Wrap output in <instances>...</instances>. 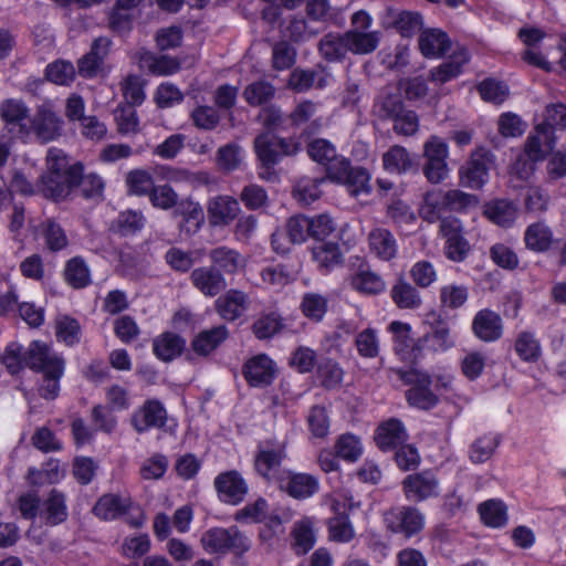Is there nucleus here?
Masks as SVG:
<instances>
[{
  "label": "nucleus",
  "mask_w": 566,
  "mask_h": 566,
  "mask_svg": "<svg viewBox=\"0 0 566 566\" xmlns=\"http://www.w3.org/2000/svg\"><path fill=\"white\" fill-rule=\"evenodd\" d=\"M214 488L220 500L232 505L242 502L248 493V484L234 470L220 473L214 479Z\"/></svg>",
  "instance_id": "14"
},
{
  "label": "nucleus",
  "mask_w": 566,
  "mask_h": 566,
  "mask_svg": "<svg viewBox=\"0 0 566 566\" xmlns=\"http://www.w3.org/2000/svg\"><path fill=\"white\" fill-rule=\"evenodd\" d=\"M370 251L379 259L389 261L397 253V243L394 235L384 228H376L368 234Z\"/></svg>",
  "instance_id": "29"
},
{
  "label": "nucleus",
  "mask_w": 566,
  "mask_h": 566,
  "mask_svg": "<svg viewBox=\"0 0 566 566\" xmlns=\"http://www.w3.org/2000/svg\"><path fill=\"white\" fill-rule=\"evenodd\" d=\"M358 354L364 358H375L379 355L380 345L377 332L373 328L361 331L355 339Z\"/></svg>",
  "instance_id": "57"
},
{
  "label": "nucleus",
  "mask_w": 566,
  "mask_h": 566,
  "mask_svg": "<svg viewBox=\"0 0 566 566\" xmlns=\"http://www.w3.org/2000/svg\"><path fill=\"white\" fill-rule=\"evenodd\" d=\"M318 51L322 56L329 62L339 61L344 59L349 52L348 41L346 39V32L339 33H327L318 43Z\"/></svg>",
  "instance_id": "32"
},
{
  "label": "nucleus",
  "mask_w": 566,
  "mask_h": 566,
  "mask_svg": "<svg viewBox=\"0 0 566 566\" xmlns=\"http://www.w3.org/2000/svg\"><path fill=\"white\" fill-rule=\"evenodd\" d=\"M301 310L311 321L321 322L327 312V298L317 293H306L302 298Z\"/></svg>",
  "instance_id": "55"
},
{
  "label": "nucleus",
  "mask_w": 566,
  "mask_h": 566,
  "mask_svg": "<svg viewBox=\"0 0 566 566\" xmlns=\"http://www.w3.org/2000/svg\"><path fill=\"white\" fill-rule=\"evenodd\" d=\"M275 87L268 81H255L245 86L242 96L250 106H261L271 102L275 96Z\"/></svg>",
  "instance_id": "37"
},
{
  "label": "nucleus",
  "mask_w": 566,
  "mask_h": 566,
  "mask_svg": "<svg viewBox=\"0 0 566 566\" xmlns=\"http://www.w3.org/2000/svg\"><path fill=\"white\" fill-rule=\"evenodd\" d=\"M227 337L228 331L223 325L202 331L192 340V348L197 354L206 356L214 350Z\"/></svg>",
  "instance_id": "35"
},
{
  "label": "nucleus",
  "mask_w": 566,
  "mask_h": 566,
  "mask_svg": "<svg viewBox=\"0 0 566 566\" xmlns=\"http://www.w3.org/2000/svg\"><path fill=\"white\" fill-rule=\"evenodd\" d=\"M25 367L36 373H56L64 369V360L41 340H33L24 350Z\"/></svg>",
  "instance_id": "9"
},
{
  "label": "nucleus",
  "mask_w": 566,
  "mask_h": 566,
  "mask_svg": "<svg viewBox=\"0 0 566 566\" xmlns=\"http://www.w3.org/2000/svg\"><path fill=\"white\" fill-rule=\"evenodd\" d=\"M524 240L528 249L542 252L547 250L552 243V231L542 222L533 223L527 227Z\"/></svg>",
  "instance_id": "45"
},
{
  "label": "nucleus",
  "mask_w": 566,
  "mask_h": 566,
  "mask_svg": "<svg viewBox=\"0 0 566 566\" xmlns=\"http://www.w3.org/2000/svg\"><path fill=\"white\" fill-rule=\"evenodd\" d=\"M331 509L335 515L328 521L329 537L340 543L349 542L355 533L348 518V505L346 501L333 499Z\"/></svg>",
  "instance_id": "17"
},
{
  "label": "nucleus",
  "mask_w": 566,
  "mask_h": 566,
  "mask_svg": "<svg viewBox=\"0 0 566 566\" xmlns=\"http://www.w3.org/2000/svg\"><path fill=\"white\" fill-rule=\"evenodd\" d=\"M55 335L59 342L73 346L80 342L81 326L75 318L59 315L55 319Z\"/></svg>",
  "instance_id": "47"
},
{
  "label": "nucleus",
  "mask_w": 566,
  "mask_h": 566,
  "mask_svg": "<svg viewBox=\"0 0 566 566\" xmlns=\"http://www.w3.org/2000/svg\"><path fill=\"white\" fill-rule=\"evenodd\" d=\"M166 421V408L157 399L146 400L130 418V424L138 433H144L151 428H163Z\"/></svg>",
  "instance_id": "11"
},
{
  "label": "nucleus",
  "mask_w": 566,
  "mask_h": 566,
  "mask_svg": "<svg viewBox=\"0 0 566 566\" xmlns=\"http://www.w3.org/2000/svg\"><path fill=\"white\" fill-rule=\"evenodd\" d=\"M469 61V53L465 49L453 53L450 60L430 71V80L437 83H446L457 77L462 66Z\"/></svg>",
  "instance_id": "31"
},
{
  "label": "nucleus",
  "mask_w": 566,
  "mask_h": 566,
  "mask_svg": "<svg viewBox=\"0 0 566 566\" xmlns=\"http://www.w3.org/2000/svg\"><path fill=\"white\" fill-rule=\"evenodd\" d=\"M448 145L440 137L431 136L424 143L423 156L426 161L422 171L429 182L440 184L448 177Z\"/></svg>",
  "instance_id": "6"
},
{
  "label": "nucleus",
  "mask_w": 566,
  "mask_h": 566,
  "mask_svg": "<svg viewBox=\"0 0 566 566\" xmlns=\"http://www.w3.org/2000/svg\"><path fill=\"white\" fill-rule=\"evenodd\" d=\"M346 39L348 41L349 52L354 54H369L374 52L380 42L379 31H347Z\"/></svg>",
  "instance_id": "33"
},
{
  "label": "nucleus",
  "mask_w": 566,
  "mask_h": 566,
  "mask_svg": "<svg viewBox=\"0 0 566 566\" xmlns=\"http://www.w3.org/2000/svg\"><path fill=\"white\" fill-rule=\"evenodd\" d=\"M308 430L312 438L325 439L329 433L331 420L323 406H313L307 416Z\"/></svg>",
  "instance_id": "51"
},
{
  "label": "nucleus",
  "mask_w": 566,
  "mask_h": 566,
  "mask_svg": "<svg viewBox=\"0 0 566 566\" xmlns=\"http://www.w3.org/2000/svg\"><path fill=\"white\" fill-rule=\"evenodd\" d=\"M402 490L407 500L421 502L438 495L439 481L430 471L409 474L402 481Z\"/></svg>",
  "instance_id": "12"
},
{
  "label": "nucleus",
  "mask_w": 566,
  "mask_h": 566,
  "mask_svg": "<svg viewBox=\"0 0 566 566\" xmlns=\"http://www.w3.org/2000/svg\"><path fill=\"white\" fill-rule=\"evenodd\" d=\"M248 295L239 290H229L216 301V308L220 316L227 321L239 318L247 311Z\"/></svg>",
  "instance_id": "23"
},
{
  "label": "nucleus",
  "mask_w": 566,
  "mask_h": 566,
  "mask_svg": "<svg viewBox=\"0 0 566 566\" xmlns=\"http://www.w3.org/2000/svg\"><path fill=\"white\" fill-rule=\"evenodd\" d=\"M283 328V318L277 313L263 314L252 325V331L259 339L270 338Z\"/></svg>",
  "instance_id": "49"
},
{
  "label": "nucleus",
  "mask_w": 566,
  "mask_h": 566,
  "mask_svg": "<svg viewBox=\"0 0 566 566\" xmlns=\"http://www.w3.org/2000/svg\"><path fill=\"white\" fill-rule=\"evenodd\" d=\"M318 73L314 70L294 69L290 74L287 87L296 93H304L311 90L315 83L317 87H324L326 81L324 77H317Z\"/></svg>",
  "instance_id": "40"
},
{
  "label": "nucleus",
  "mask_w": 566,
  "mask_h": 566,
  "mask_svg": "<svg viewBox=\"0 0 566 566\" xmlns=\"http://www.w3.org/2000/svg\"><path fill=\"white\" fill-rule=\"evenodd\" d=\"M190 279L193 286L206 296H216L227 287L224 276L213 266L195 269Z\"/></svg>",
  "instance_id": "19"
},
{
  "label": "nucleus",
  "mask_w": 566,
  "mask_h": 566,
  "mask_svg": "<svg viewBox=\"0 0 566 566\" xmlns=\"http://www.w3.org/2000/svg\"><path fill=\"white\" fill-rule=\"evenodd\" d=\"M207 211L211 226L224 227L238 217L241 208L237 199L230 196H218L209 200Z\"/></svg>",
  "instance_id": "16"
},
{
  "label": "nucleus",
  "mask_w": 566,
  "mask_h": 566,
  "mask_svg": "<svg viewBox=\"0 0 566 566\" xmlns=\"http://www.w3.org/2000/svg\"><path fill=\"white\" fill-rule=\"evenodd\" d=\"M555 137L547 126H536L535 133L527 137L525 156L531 161L543 160L554 149Z\"/></svg>",
  "instance_id": "21"
},
{
  "label": "nucleus",
  "mask_w": 566,
  "mask_h": 566,
  "mask_svg": "<svg viewBox=\"0 0 566 566\" xmlns=\"http://www.w3.org/2000/svg\"><path fill=\"white\" fill-rule=\"evenodd\" d=\"M493 157V154L483 147L473 151L470 159L459 170L461 185L470 189L482 188L489 179Z\"/></svg>",
  "instance_id": "7"
},
{
  "label": "nucleus",
  "mask_w": 566,
  "mask_h": 566,
  "mask_svg": "<svg viewBox=\"0 0 566 566\" xmlns=\"http://www.w3.org/2000/svg\"><path fill=\"white\" fill-rule=\"evenodd\" d=\"M284 458V442L274 443L272 441H265L259 446V450L254 460L255 470L264 479L270 480L280 468Z\"/></svg>",
  "instance_id": "13"
},
{
  "label": "nucleus",
  "mask_w": 566,
  "mask_h": 566,
  "mask_svg": "<svg viewBox=\"0 0 566 566\" xmlns=\"http://www.w3.org/2000/svg\"><path fill=\"white\" fill-rule=\"evenodd\" d=\"M403 103L399 92L385 87L373 106V113L380 119H394L402 113Z\"/></svg>",
  "instance_id": "25"
},
{
  "label": "nucleus",
  "mask_w": 566,
  "mask_h": 566,
  "mask_svg": "<svg viewBox=\"0 0 566 566\" xmlns=\"http://www.w3.org/2000/svg\"><path fill=\"white\" fill-rule=\"evenodd\" d=\"M419 48L426 57H439L450 49V39L439 29H427L419 36Z\"/></svg>",
  "instance_id": "27"
},
{
  "label": "nucleus",
  "mask_w": 566,
  "mask_h": 566,
  "mask_svg": "<svg viewBox=\"0 0 566 566\" xmlns=\"http://www.w3.org/2000/svg\"><path fill=\"white\" fill-rule=\"evenodd\" d=\"M499 442V439L491 434L478 438L471 446V461L474 463L488 461L493 455Z\"/></svg>",
  "instance_id": "58"
},
{
  "label": "nucleus",
  "mask_w": 566,
  "mask_h": 566,
  "mask_svg": "<svg viewBox=\"0 0 566 566\" xmlns=\"http://www.w3.org/2000/svg\"><path fill=\"white\" fill-rule=\"evenodd\" d=\"M140 62L149 72L157 75H170L180 69L178 60L167 55L156 56L150 52H144Z\"/></svg>",
  "instance_id": "44"
},
{
  "label": "nucleus",
  "mask_w": 566,
  "mask_h": 566,
  "mask_svg": "<svg viewBox=\"0 0 566 566\" xmlns=\"http://www.w3.org/2000/svg\"><path fill=\"white\" fill-rule=\"evenodd\" d=\"M82 164L70 165L63 150L51 148L46 155V172L41 177L39 189L53 200L66 198L81 177Z\"/></svg>",
  "instance_id": "1"
},
{
  "label": "nucleus",
  "mask_w": 566,
  "mask_h": 566,
  "mask_svg": "<svg viewBox=\"0 0 566 566\" xmlns=\"http://www.w3.org/2000/svg\"><path fill=\"white\" fill-rule=\"evenodd\" d=\"M30 127L41 143H49L62 135L63 119L52 104L43 103L36 108Z\"/></svg>",
  "instance_id": "10"
},
{
  "label": "nucleus",
  "mask_w": 566,
  "mask_h": 566,
  "mask_svg": "<svg viewBox=\"0 0 566 566\" xmlns=\"http://www.w3.org/2000/svg\"><path fill=\"white\" fill-rule=\"evenodd\" d=\"M384 523L390 532L411 537L423 528L424 518L415 507L398 506L384 513Z\"/></svg>",
  "instance_id": "8"
},
{
  "label": "nucleus",
  "mask_w": 566,
  "mask_h": 566,
  "mask_svg": "<svg viewBox=\"0 0 566 566\" xmlns=\"http://www.w3.org/2000/svg\"><path fill=\"white\" fill-rule=\"evenodd\" d=\"M292 548L296 555H305L310 552L316 542L314 531V520L308 516H304L296 521L291 531Z\"/></svg>",
  "instance_id": "24"
},
{
  "label": "nucleus",
  "mask_w": 566,
  "mask_h": 566,
  "mask_svg": "<svg viewBox=\"0 0 566 566\" xmlns=\"http://www.w3.org/2000/svg\"><path fill=\"white\" fill-rule=\"evenodd\" d=\"M482 521L493 527H500L506 522L505 506L500 501H486L479 506Z\"/></svg>",
  "instance_id": "59"
},
{
  "label": "nucleus",
  "mask_w": 566,
  "mask_h": 566,
  "mask_svg": "<svg viewBox=\"0 0 566 566\" xmlns=\"http://www.w3.org/2000/svg\"><path fill=\"white\" fill-rule=\"evenodd\" d=\"M254 151L265 172H260L262 179H271L270 171L282 157L298 153L300 144L292 138H282L269 132L259 134L254 139Z\"/></svg>",
  "instance_id": "2"
},
{
  "label": "nucleus",
  "mask_w": 566,
  "mask_h": 566,
  "mask_svg": "<svg viewBox=\"0 0 566 566\" xmlns=\"http://www.w3.org/2000/svg\"><path fill=\"white\" fill-rule=\"evenodd\" d=\"M42 234L46 248L52 252L61 251L69 244L64 229L52 219L42 223Z\"/></svg>",
  "instance_id": "50"
},
{
  "label": "nucleus",
  "mask_w": 566,
  "mask_h": 566,
  "mask_svg": "<svg viewBox=\"0 0 566 566\" xmlns=\"http://www.w3.org/2000/svg\"><path fill=\"white\" fill-rule=\"evenodd\" d=\"M203 549L209 554L242 555L251 547L250 538L237 526L212 527L207 530L200 539Z\"/></svg>",
  "instance_id": "3"
},
{
  "label": "nucleus",
  "mask_w": 566,
  "mask_h": 566,
  "mask_svg": "<svg viewBox=\"0 0 566 566\" xmlns=\"http://www.w3.org/2000/svg\"><path fill=\"white\" fill-rule=\"evenodd\" d=\"M350 286L365 295H377L386 290L384 279L368 265H360L349 279Z\"/></svg>",
  "instance_id": "22"
},
{
  "label": "nucleus",
  "mask_w": 566,
  "mask_h": 566,
  "mask_svg": "<svg viewBox=\"0 0 566 566\" xmlns=\"http://www.w3.org/2000/svg\"><path fill=\"white\" fill-rule=\"evenodd\" d=\"M517 355L525 361H535L541 355V346L533 334L528 332L521 333L515 342Z\"/></svg>",
  "instance_id": "62"
},
{
  "label": "nucleus",
  "mask_w": 566,
  "mask_h": 566,
  "mask_svg": "<svg viewBox=\"0 0 566 566\" xmlns=\"http://www.w3.org/2000/svg\"><path fill=\"white\" fill-rule=\"evenodd\" d=\"M369 180L370 176L367 169L363 167H352L348 179H345L342 184L347 187L352 196L357 197L360 193H369Z\"/></svg>",
  "instance_id": "61"
},
{
  "label": "nucleus",
  "mask_w": 566,
  "mask_h": 566,
  "mask_svg": "<svg viewBox=\"0 0 566 566\" xmlns=\"http://www.w3.org/2000/svg\"><path fill=\"white\" fill-rule=\"evenodd\" d=\"M185 346V340L171 333H166L154 340V353L163 360H171L178 356Z\"/></svg>",
  "instance_id": "42"
},
{
  "label": "nucleus",
  "mask_w": 566,
  "mask_h": 566,
  "mask_svg": "<svg viewBox=\"0 0 566 566\" xmlns=\"http://www.w3.org/2000/svg\"><path fill=\"white\" fill-rule=\"evenodd\" d=\"M211 262L226 273H234L241 264L238 251L228 247H218L209 252Z\"/></svg>",
  "instance_id": "48"
},
{
  "label": "nucleus",
  "mask_w": 566,
  "mask_h": 566,
  "mask_svg": "<svg viewBox=\"0 0 566 566\" xmlns=\"http://www.w3.org/2000/svg\"><path fill=\"white\" fill-rule=\"evenodd\" d=\"M447 211H449V209L446 191L432 190L424 195L423 205L420 209V216L423 220L436 222L442 219V213Z\"/></svg>",
  "instance_id": "34"
},
{
  "label": "nucleus",
  "mask_w": 566,
  "mask_h": 566,
  "mask_svg": "<svg viewBox=\"0 0 566 566\" xmlns=\"http://www.w3.org/2000/svg\"><path fill=\"white\" fill-rule=\"evenodd\" d=\"M391 298L399 308L413 310L421 305L417 289L405 280H399L391 289Z\"/></svg>",
  "instance_id": "38"
},
{
  "label": "nucleus",
  "mask_w": 566,
  "mask_h": 566,
  "mask_svg": "<svg viewBox=\"0 0 566 566\" xmlns=\"http://www.w3.org/2000/svg\"><path fill=\"white\" fill-rule=\"evenodd\" d=\"M405 385L410 386L406 391L407 401L420 409H431L438 402V397L431 390L432 378L429 374L417 368L400 369L390 368Z\"/></svg>",
  "instance_id": "4"
},
{
  "label": "nucleus",
  "mask_w": 566,
  "mask_h": 566,
  "mask_svg": "<svg viewBox=\"0 0 566 566\" xmlns=\"http://www.w3.org/2000/svg\"><path fill=\"white\" fill-rule=\"evenodd\" d=\"M45 75L54 84L69 85L75 77V70L72 63L57 61L46 66Z\"/></svg>",
  "instance_id": "63"
},
{
  "label": "nucleus",
  "mask_w": 566,
  "mask_h": 566,
  "mask_svg": "<svg viewBox=\"0 0 566 566\" xmlns=\"http://www.w3.org/2000/svg\"><path fill=\"white\" fill-rule=\"evenodd\" d=\"M126 185L130 193L136 196L149 195L154 187L151 175L144 169H135L127 174Z\"/></svg>",
  "instance_id": "60"
},
{
  "label": "nucleus",
  "mask_w": 566,
  "mask_h": 566,
  "mask_svg": "<svg viewBox=\"0 0 566 566\" xmlns=\"http://www.w3.org/2000/svg\"><path fill=\"white\" fill-rule=\"evenodd\" d=\"M145 218L140 212L127 210L120 212L112 223V229L120 235H129L144 227Z\"/></svg>",
  "instance_id": "53"
},
{
  "label": "nucleus",
  "mask_w": 566,
  "mask_h": 566,
  "mask_svg": "<svg viewBox=\"0 0 566 566\" xmlns=\"http://www.w3.org/2000/svg\"><path fill=\"white\" fill-rule=\"evenodd\" d=\"M0 115L7 125L11 127H19L21 136L28 133L27 119L29 117V108L22 101L7 99L0 106Z\"/></svg>",
  "instance_id": "30"
},
{
  "label": "nucleus",
  "mask_w": 566,
  "mask_h": 566,
  "mask_svg": "<svg viewBox=\"0 0 566 566\" xmlns=\"http://www.w3.org/2000/svg\"><path fill=\"white\" fill-rule=\"evenodd\" d=\"M472 332L482 342H495L503 334V321L496 312L481 310L473 317Z\"/></svg>",
  "instance_id": "15"
},
{
  "label": "nucleus",
  "mask_w": 566,
  "mask_h": 566,
  "mask_svg": "<svg viewBox=\"0 0 566 566\" xmlns=\"http://www.w3.org/2000/svg\"><path fill=\"white\" fill-rule=\"evenodd\" d=\"M312 254L319 269L324 271H329L342 262V252L337 243H319L313 248Z\"/></svg>",
  "instance_id": "43"
},
{
  "label": "nucleus",
  "mask_w": 566,
  "mask_h": 566,
  "mask_svg": "<svg viewBox=\"0 0 566 566\" xmlns=\"http://www.w3.org/2000/svg\"><path fill=\"white\" fill-rule=\"evenodd\" d=\"M1 363L11 375L20 373L25 367L22 346L17 342L8 344L1 355Z\"/></svg>",
  "instance_id": "64"
},
{
  "label": "nucleus",
  "mask_w": 566,
  "mask_h": 566,
  "mask_svg": "<svg viewBox=\"0 0 566 566\" xmlns=\"http://www.w3.org/2000/svg\"><path fill=\"white\" fill-rule=\"evenodd\" d=\"M42 513L50 525L54 526L64 522L67 517L64 495L53 489L43 504Z\"/></svg>",
  "instance_id": "39"
},
{
  "label": "nucleus",
  "mask_w": 566,
  "mask_h": 566,
  "mask_svg": "<svg viewBox=\"0 0 566 566\" xmlns=\"http://www.w3.org/2000/svg\"><path fill=\"white\" fill-rule=\"evenodd\" d=\"M64 279L74 289L87 286L91 283V273L85 261L80 256L69 260L64 269Z\"/></svg>",
  "instance_id": "41"
},
{
  "label": "nucleus",
  "mask_w": 566,
  "mask_h": 566,
  "mask_svg": "<svg viewBox=\"0 0 566 566\" xmlns=\"http://www.w3.org/2000/svg\"><path fill=\"white\" fill-rule=\"evenodd\" d=\"M468 289L464 285L447 284L440 289V303L444 308L455 310L468 300Z\"/></svg>",
  "instance_id": "56"
},
{
  "label": "nucleus",
  "mask_w": 566,
  "mask_h": 566,
  "mask_svg": "<svg viewBox=\"0 0 566 566\" xmlns=\"http://www.w3.org/2000/svg\"><path fill=\"white\" fill-rule=\"evenodd\" d=\"M485 214L494 223L502 227H507L515 219L516 208L511 201L495 200L486 205Z\"/></svg>",
  "instance_id": "46"
},
{
  "label": "nucleus",
  "mask_w": 566,
  "mask_h": 566,
  "mask_svg": "<svg viewBox=\"0 0 566 566\" xmlns=\"http://www.w3.org/2000/svg\"><path fill=\"white\" fill-rule=\"evenodd\" d=\"M274 364L264 354L250 358L243 366L244 378L253 387L270 385L274 379Z\"/></svg>",
  "instance_id": "18"
},
{
  "label": "nucleus",
  "mask_w": 566,
  "mask_h": 566,
  "mask_svg": "<svg viewBox=\"0 0 566 566\" xmlns=\"http://www.w3.org/2000/svg\"><path fill=\"white\" fill-rule=\"evenodd\" d=\"M281 489L294 499H307L318 490V481L306 473H290L287 480L281 482Z\"/></svg>",
  "instance_id": "26"
},
{
  "label": "nucleus",
  "mask_w": 566,
  "mask_h": 566,
  "mask_svg": "<svg viewBox=\"0 0 566 566\" xmlns=\"http://www.w3.org/2000/svg\"><path fill=\"white\" fill-rule=\"evenodd\" d=\"M408 434L402 422L391 418L384 421L376 430L375 441L382 451L394 450L406 442Z\"/></svg>",
  "instance_id": "20"
},
{
  "label": "nucleus",
  "mask_w": 566,
  "mask_h": 566,
  "mask_svg": "<svg viewBox=\"0 0 566 566\" xmlns=\"http://www.w3.org/2000/svg\"><path fill=\"white\" fill-rule=\"evenodd\" d=\"M318 33V29L313 28L304 18L296 15L289 19L284 29L285 36L294 42L306 41Z\"/></svg>",
  "instance_id": "52"
},
{
  "label": "nucleus",
  "mask_w": 566,
  "mask_h": 566,
  "mask_svg": "<svg viewBox=\"0 0 566 566\" xmlns=\"http://www.w3.org/2000/svg\"><path fill=\"white\" fill-rule=\"evenodd\" d=\"M412 165L409 151L402 146L395 145L382 155V166L389 172L402 174L410 170Z\"/></svg>",
  "instance_id": "36"
},
{
  "label": "nucleus",
  "mask_w": 566,
  "mask_h": 566,
  "mask_svg": "<svg viewBox=\"0 0 566 566\" xmlns=\"http://www.w3.org/2000/svg\"><path fill=\"white\" fill-rule=\"evenodd\" d=\"M132 506L129 497H122L116 494H105L96 502L93 512L103 520H115L125 514Z\"/></svg>",
  "instance_id": "28"
},
{
  "label": "nucleus",
  "mask_w": 566,
  "mask_h": 566,
  "mask_svg": "<svg viewBox=\"0 0 566 566\" xmlns=\"http://www.w3.org/2000/svg\"><path fill=\"white\" fill-rule=\"evenodd\" d=\"M336 455L348 462H355L363 453V446L359 439L352 434L345 433L337 438L335 443Z\"/></svg>",
  "instance_id": "54"
},
{
  "label": "nucleus",
  "mask_w": 566,
  "mask_h": 566,
  "mask_svg": "<svg viewBox=\"0 0 566 566\" xmlns=\"http://www.w3.org/2000/svg\"><path fill=\"white\" fill-rule=\"evenodd\" d=\"M427 327L423 336L412 345V350L446 352L454 346L451 328L446 318L437 313H431L424 322Z\"/></svg>",
  "instance_id": "5"
}]
</instances>
